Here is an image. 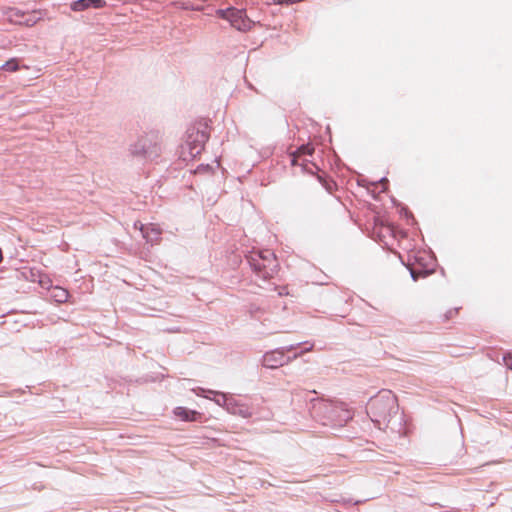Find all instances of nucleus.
Masks as SVG:
<instances>
[{
  "label": "nucleus",
  "instance_id": "obj_17",
  "mask_svg": "<svg viewBox=\"0 0 512 512\" xmlns=\"http://www.w3.org/2000/svg\"><path fill=\"white\" fill-rule=\"evenodd\" d=\"M203 392H207L208 394H212L214 395V398L213 400L220 406H223L225 407L230 396H227L226 394L222 393V392H216V391H212V390H207L205 391L204 389H201Z\"/></svg>",
  "mask_w": 512,
  "mask_h": 512
},
{
  "label": "nucleus",
  "instance_id": "obj_5",
  "mask_svg": "<svg viewBox=\"0 0 512 512\" xmlns=\"http://www.w3.org/2000/svg\"><path fill=\"white\" fill-rule=\"evenodd\" d=\"M266 317L263 318V325L268 326L271 332H288L291 311L286 302L278 301L268 306Z\"/></svg>",
  "mask_w": 512,
  "mask_h": 512
},
{
  "label": "nucleus",
  "instance_id": "obj_28",
  "mask_svg": "<svg viewBox=\"0 0 512 512\" xmlns=\"http://www.w3.org/2000/svg\"><path fill=\"white\" fill-rule=\"evenodd\" d=\"M275 290H277L278 296H286L289 295L288 287L287 286H280L275 287Z\"/></svg>",
  "mask_w": 512,
  "mask_h": 512
},
{
  "label": "nucleus",
  "instance_id": "obj_30",
  "mask_svg": "<svg viewBox=\"0 0 512 512\" xmlns=\"http://www.w3.org/2000/svg\"><path fill=\"white\" fill-rule=\"evenodd\" d=\"M208 169H210L209 165H200L197 167V172H199L200 170H208Z\"/></svg>",
  "mask_w": 512,
  "mask_h": 512
},
{
  "label": "nucleus",
  "instance_id": "obj_26",
  "mask_svg": "<svg viewBox=\"0 0 512 512\" xmlns=\"http://www.w3.org/2000/svg\"><path fill=\"white\" fill-rule=\"evenodd\" d=\"M502 359H503L504 364L507 366V368L512 370V352L507 351V352L503 353Z\"/></svg>",
  "mask_w": 512,
  "mask_h": 512
},
{
  "label": "nucleus",
  "instance_id": "obj_8",
  "mask_svg": "<svg viewBox=\"0 0 512 512\" xmlns=\"http://www.w3.org/2000/svg\"><path fill=\"white\" fill-rule=\"evenodd\" d=\"M217 14L222 18L228 20L233 27L240 31H246L251 28V21L246 16L244 10H239L233 7L227 9H219Z\"/></svg>",
  "mask_w": 512,
  "mask_h": 512
},
{
  "label": "nucleus",
  "instance_id": "obj_19",
  "mask_svg": "<svg viewBox=\"0 0 512 512\" xmlns=\"http://www.w3.org/2000/svg\"><path fill=\"white\" fill-rule=\"evenodd\" d=\"M300 345H304V348H303L299 353L295 354V355H294V357H297V356L302 355V354H304V353H306V352H309V351H311V350L313 349V347H314V344H313V343H310V342H308V341H305V342H303V343H297V344H295V345H290V346L287 348V350H288V351H291V350L295 349L296 347H298V346H300Z\"/></svg>",
  "mask_w": 512,
  "mask_h": 512
},
{
  "label": "nucleus",
  "instance_id": "obj_4",
  "mask_svg": "<svg viewBox=\"0 0 512 512\" xmlns=\"http://www.w3.org/2000/svg\"><path fill=\"white\" fill-rule=\"evenodd\" d=\"M245 259L252 271L263 280L272 278L277 273L279 263L270 249L248 251Z\"/></svg>",
  "mask_w": 512,
  "mask_h": 512
},
{
  "label": "nucleus",
  "instance_id": "obj_11",
  "mask_svg": "<svg viewBox=\"0 0 512 512\" xmlns=\"http://www.w3.org/2000/svg\"><path fill=\"white\" fill-rule=\"evenodd\" d=\"M106 5L104 0H76L72 2L71 9L76 12L84 11L87 8L100 9Z\"/></svg>",
  "mask_w": 512,
  "mask_h": 512
},
{
  "label": "nucleus",
  "instance_id": "obj_14",
  "mask_svg": "<svg viewBox=\"0 0 512 512\" xmlns=\"http://www.w3.org/2000/svg\"><path fill=\"white\" fill-rule=\"evenodd\" d=\"M140 230L147 242H156L160 237V231L156 228H149L145 227L144 225H141Z\"/></svg>",
  "mask_w": 512,
  "mask_h": 512
},
{
  "label": "nucleus",
  "instance_id": "obj_27",
  "mask_svg": "<svg viewBox=\"0 0 512 512\" xmlns=\"http://www.w3.org/2000/svg\"><path fill=\"white\" fill-rule=\"evenodd\" d=\"M56 301L58 302H65L68 297V293L66 290L61 289L58 294L55 295Z\"/></svg>",
  "mask_w": 512,
  "mask_h": 512
},
{
  "label": "nucleus",
  "instance_id": "obj_3",
  "mask_svg": "<svg viewBox=\"0 0 512 512\" xmlns=\"http://www.w3.org/2000/svg\"><path fill=\"white\" fill-rule=\"evenodd\" d=\"M209 139L208 126L205 123H197L187 128L184 142L180 146V157L184 161L192 160L204 149Z\"/></svg>",
  "mask_w": 512,
  "mask_h": 512
},
{
  "label": "nucleus",
  "instance_id": "obj_22",
  "mask_svg": "<svg viewBox=\"0 0 512 512\" xmlns=\"http://www.w3.org/2000/svg\"><path fill=\"white\" fill-rule=\"evenodd\" d=\"M235 415L241 416L243 418H248L251 416V411L248 406L240 403Z\"/></svg>",
  "mask_w": 512,
  "mask_h": 512
},
{
  "label": "nucleus",
  "instance_id": "obj_24",
  "mask_svg": "<svg viewBox=\"0 0 512 512\" xmlns=\"http://www.w3.org/2000/svg\"><path fill=\"white\" fill-rule=\"evenodd\" d=\"M313 151H314V148L309 144L301 145L297 149V153L300 155H312Z\"/></svg>",
  "mask_w": 512,
  "mask_h": 512
},
{
  "label": "nucleus",
  "instance_id": "obj_31",
  "mask_svg": "<svg viewBox=\"0 0 512 512\" xmlns=\"http://www.w3.org/2000/svg\"><path fill=\"white\" fill-rule=\"evenodd\" d=\"M417 231H418V238H419L420 236H422V234H421V230H420V228H419V227L417 228Z\"/></svg>",
  "mask_w": 512,
  "mask_h": 512
},
{
  "label": "nucleus",
  "instance_id": "obj_10",
  "mask_svg": "<svg viewBox=\"0 0 512 512\" xmlns=\"http://www.w3.org/2000/svg\"><path fill=\"white\" fill-rule=\"evenodd\" d=\"M395 231L394 228L390 225H384V224H375V227L373 229V237L380 243L388 246L389 243L387 241V238H394L395 237Z\"/></svg>",
  "mask_w": 512,
  "mask_h": 512
},
{
  "label": "nucleus",
  "instance_id": "obj_29",
  "mask_svg": "<svg viewBox=\"0 0 512 512\" xmlns=\"http://www.w3.org/2000/svg\"><path fill=\"white\" fill-rule=\"evenodd\" d=\"M386 183H387V179H386V177L381 178V179L377 182V184H382V185H383V189H382V190H385V189H386V187H385V184H386Z\"/></svg>",
  "mask_w": 512,
  "mask_h": 512
},
{
  "label": "nucleus",
  "instance_id": "obj_25",
  "mask_svg": "<svg viewBox=\"0 0 512 512\" xmlns=\"http://www.w3.org/2000/svg\"><path fill=\"white\" fill-rule=\"evenodd\" d=\"M399 213L401 216H405V218L408 220V221H411V222H414V216H413V213L410 212L408 210V208L406 206H400L399 207Z\"/></svg>",
  "mask_w": 512,
  "mask_h": 512
},
{
  "label": "nucleus",
  "instance_id": "obj_23",
  "mask_svg": "<svg viewBox=\"0 0 512 512\" xmlns=\"http://www.w3.org/2000/svg\"><path fill=\"white\" fill-rule=\"evenodd\" d=\"M239 402L237 400H235L233 397H230L225 408L226 410L231 413V414H234L236 413V410L239 406Z\"/></svg>",
  "mask_w": 512,
  "mask_h": 512
},
{
  "label": "nucleus",
  "instance_id": "obj_13",
  "mask_svg": "<svg viewBox=\"0 0 512 512\" xmlns=\"http://www.w3.org/2000/svg\"><path fill=\"white\" fill-rule=\"evenodd\" d=\"M41 19V12L33 10L30 14H26V16L21 21H15V24L32 27Z\"/></svg>",
  "mask_w": 512,
  "mask_h": 512
},
{
  "label": "nucleus",
  "instance_id": "obj_7",
  "mask_svg": "<svg viewBox=\"0 0 512 512\" xmlns=\"http://www.w3.org/2000/svg\"><path fill=\"white\" fill-rule=\"evenodd\" d=\"M159 146L154 135H144L131 144L129 151L134 157L153 160L159 156Z\"/></svg>",
  "mask_w": 512,
  "mask_h": 512
},
{
  "label": "nucleus",
  "instance_id": "obj_32",
  "mask_svg": "<svg viewBox=\"0 0 512 512\" xmlns=\"http://www.w3.org/2000/svg\"><path fill=\"white\" fill-rule=\"evenodd\" d=\"M178 329H169V332H178Z\"/></svg>",
  "mask_w": 512,
  "mask_h": 512
},
{
  "label": "nucleus",
  "instance_id": "obj_15",
  "mask_svg": "<svg viewBox=\"0 0 512 512\" xmlns=\"http://www.w3.org/2000/svg\"><path fill=\"white\" fill-rule=\"evenodd\" d=\"M400 258H402V257L400 256ZM401 260H403V259H401ZM402 263L409 270V273H410V276H411L412 280L416 281V267H415V264H416V252H414V251L409 252L408 253L407 263H405L404 261H402Z\"/></svg>",
  "mask_w": 512,
  "mask_h": 512
},
{
  "label": "nucleus",
  "instance_id": "obj_20",
  "mask_svg": "<svg viewBox=\"0 0 512 512\" xmlns=\"http://www.w3.org/2000/svg\"><path fill=\"white\" fill-rule=\"evenodd\" d=\"M19 68L18 61L16 59H10L2 65V69L8 72L17 71Z\"/></svg>",
  "mask_w": 512,
  "mask_h": 512
},
{
  "label": "nucleus",
  "instance_id": "obj_2",
  "mask_svg": "<svg viewBox=\"0 0 512 512\" xmlns=\"http://www.w3.org/2000/svg\"><path fill=\"white\" fill-rule=\"evenodd\" d=\"M310 414L323 425L342 427L353 418V413L342 402L324 399H311Z\"/></svg>",
  "mask_w": 512,
  "mask_h": 512
},
{
  "label": "nucleus",
  "instance_id": "obj_12",
  "mask_svg": "<svg viewBox=\"0 0 512 512\" xmlns=\"http://www.w3.org/2000/svg\"><path fill=\"white\" fill-rule=\"evenodd\" d=\"M174 414L183 421H195L198 412H196L195 410H190L185 407H176L174 409Z\"/></svg>",
  "mask_w": 512,
  "mask_h": 512
},
{
  "label": "nucleus",
  "instance_id": "obj_21",
  "mask_svg": "<svg viewBox=\"0 0 512 512\" xmlns=\"http://www.w3.org/2000/svg\"><path fill=\"white\" fill-rule=\"evenodd\" d=\"M461 307H454L449 310H447L442 316L441 320L442 322H447L451 320L455 315H457L460 311Z\"/></svg>",
  "mask_w": 512,
  "mask_h": 512
},
{
  "label": "nucleus",
  "instance_id": "obj_18",
  "mask_svg": "<svg viewBox=\"0 0 512 512\" xmlns=\"http://www.w3.org/2000/svg\"><path fill=\"white\" fill-rule=\"evenodd\" d=\"M26 16V12L18 8L9 9V21L15 24V21H21Z\"/></svg>",
  "mask_w": 512,
  "mask_h": 512
},
{
  "label": "nucleus",
  "instance_id": "obj_6",
  "mask_svg": "<svg viewBox=\"0 0 512 512\" xmlns=\"http://www.w3.org/2000/svg\"><path fill=\"white\" fill-rule=\"evenodd\" d=\"M437 269L441 276H446L445 269L438 264L437 257L432 249L428 246L425 248H420L418 246V278H426L433 274Z\"/></svg>",
  "mask_w": 512,
  "mask_h": 512
},
{
  "label": "nucleus",
  "instance_id": "obj_1",
  "mask_svg": "<svg viewBox=\"0 0 512 512\" xmlns=\"http://www.w3.org/2000/svg\"><path fill=\"white\" fill-rule=\"evenodd\" d=\"M367 414L371 421L379 428L386 429L392 422L401 425L402 416L396 396L390 390H382L371 397L367 404Z\"/></svg>",
  "mask_w": 512,
  "mask_h": 512
},
{
  "label": "nucleus",
  "instance_id": "obj_16",
  "mask_svg": "<svg viewBox=\"0 0 512 512\" xmlns=\"http://www.w3.org/2000/svg\"><path fill=\"white\" fill-rule=\"evenodd\" d=\"M248 311L253 318L260 320L262 323L263 318L267 315V310L256 304H250Z\"/></svg>",
  "mask_w": 512,
  "mask_h": 512
},
{
  "label": "nucleus",
  "instance_id": "obj_9",
  "mask_svg": "<svg viewBox=\"0 0 512 512\" xmlns=\"http://www.w3.org/2000/svg\"><path fill=\"white\" fill-rule=\"evenodd\" d=\"M289 359L290 357L285 354L283 348L275 349L266 352L262 356V365L269 369H276L286 364L289 361Z\"/></svg>",
  "mask_w": 512,
  "mask_h": 512
}]
</instances>
